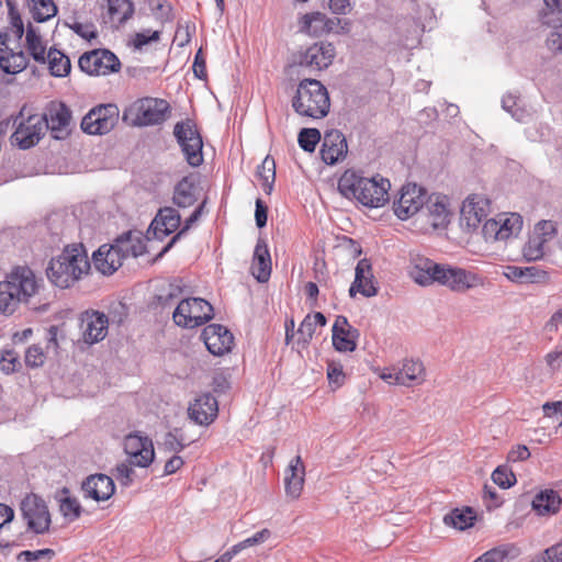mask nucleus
<instances>
[{"label": "nucleus", "instance_id": "14", "mask_svg": "<svg viewBox=\"0 0 562 562\" xmlns=\"http://www.w3.org/2000/svg\"><path fill=\"white\" fill-rule=\"evenodd\" d=\"M41 117L53 138L65 139L70 135L72 113L64 102L50 101Z\"/></svg>", "mask_w": 562, "mask_h": 562}, {"label": "nucleus", "instance_id": "54", "mask_svg": "<svg viewBox=\"0 0 562 562\" xmlns=\"http://www.w3.org/2000/svg\"><path fill=\"white\" fill-rule=\"evenodd\" d=\"M21 363L19 360V356L13 350H4L1 353L0 357V370L5 373L10 374L15 372L20 368Z\"/></svg>", "mask_w": 562, "mask_h": 562}, {"label": "nucleus", "instance_id": "61", "mask_svg": "<svg viewBox=\"0 0 562 562\" xmlns=\"http://www.w3.org/2000/svg\"><path fill=\"white\" fill-rule=\"evenodd\" d=\"M327 379L330 383H335L340 386L345 381V373L342 366L336 361H329L327 363Z\"/></svg>", "mask_w": 562, "mask_h": 562}, {"label": "nucleus", "instance_id": "49", "mask_svg": "<svg viewBox=\"0 0 562 562\" xmlns=\"http://www.w3.org/2000/svg\"><path fill=\"white\" fill-rule=\"evenodd\" d=\"M205 202L200 203L191 215L184 220L182 227L176 233L171 240L164 248V251H168L187 232L200 220Z\"/></svg>", "mask_w": 562, "mask_h": 562}, {"label": "nucleus", "instance_id": "32", "mask_svg": "<svg viewBox=\"0 0 562 562\" xmlns=\"http://www.w3.org/2000/svg\"><path fill=\"white\" fill-rule=\"evenodd\" d=\"M562 506V497L554 490H542L537 493L531 502L532 510L542 517L557 515Z\"/></svg>", "mask_w": 562, "mask_h": 562}, {"label": "nucleus", "instance_id": "21", "mask_svg": "<svg viewBox=\"0 0 562 562\" xmlns=\"http://www.w3.org/2000/svg\"><path fill=\"white\" fill-rule=\"evenodd\" d=\"M109 318L104 313L90 310L81 315L82 338L87 344H95L108 335Z\"/></svg>", "mask_w": 562, "mask_h": 562}, {"label": "nucleus", "instance_id": "48", "mask_svg": "<svg viewBox=\"0 0 562 562\" xmlns=\"http://www.w3.org/2000/svg\"><path fill=\"white\" fill-rule=\"evenodd\" d=\"M546 240L541 236L531 235L524 247V257L528 261L541 259L544 255Z\"/></svg>", "mask_w": 562, "mask_h": 562}, {"label": "nucleus", "instance_id": "30", "mask_svg": "<svg viewBox=\"0 0 562 562\" xmlns=\"http://www.w3.org/2000/svg\"><path fill=\"white\" fill-rule=\"evenodd\" d=\"M181 225V216L179 212L171 207L165 206L159 209L157 215L151 222V229L154 235L162 239L166 236L177 232Z\"/></svg>", "mask_w": 562, "mask_h": 562}, {"label": "nucleus", "instance_id": "5", "mask_svg": "<svg viewBox=\"0 0 562 562\" xmlns=\"http://www.w3.org/2000/svg\"><path fill=\"white\" fill-rule=\"evenodd\" d=\"M171 106L165 99L145 97L135 100L123 112V120L133 126H153L168 120Z\"/></svg>", "mask_w": 562, "mask_h": 562}, {"label": "nucleus", "instance_id": "15", "mask_svg": "<svg viewBox=\"0 0 562 562\" xmlns=\"http://www.w3.org/2000/svg\"><path fill=\"white\" fill-rule=\"evenodd\" d=\"M521 227L522 217L517 213H509L485 221L482 234L486 241L506 240L518 234Z\"/></svg>", "mask_w": 562, "mask_h": 562}, {"label": "nucleus", "instance_id": "6", "mask_svg": "<svg viewBox=\"0 0 562 562\" xmlns=\"http://www.w3.org/2000/svg\"><path fill=\"white\" fill-rule=\"evenodd\" d=\"M299 27L301 32L310 36L321 37L330 33H349L351 22L347 19L329 18L323 12L314 11L300 18Z\"/></svg>", "mask_w": 562, "mask_h": 562}, {"label": "nucleus", "instance_id": "11", "mask_svg": "<svg viewBox=\"0 0 562 562\" xmlns=\"http://www.w3.org/2000/svg\"><path fill=\"white\" fill-rule=\"evenodd\" d=\"M21 513L27 529L43 535L49 530L52 518L45 501L36 494L26 495L21 502Z\"/></svg>", "mask_w": 562, "mask_h": 562}, {"label": "nucleus", "instance_id": "7", "mask_svg": "<svg viewBox=\"0 0 562 562\" xmlns=\"http://www.w3.org/2000/svg\"><path fill=\"white\" fill-rule=\"evenodd\" d=\"M172 317L178 326L195 328L213 317V307L201 297H190L179 302Z\"/></svg>", "mask_w": 562, "mask_h": 562}, {"label": "nucleus", "instance_id": "25", "mask_svg": "<svg viewBox=\"0 0 562 562\" xmlns=\"http://www.w3.org/2000/svg\"><path fill=\"white\" fill-rule=\"evenodd\" d=\"M123 260L124 257L116 243L101 245L92 254L94 268L104 276L113 274L123 265Z\"/></svg>", "mask_w": 562, "mask_h": 562}, {"label": "nucleus", "instance_id": "46", "mask_svg": "<svg viewBox=\"0 0 562 562\" xmlns=\"http://www.w3.org/2000/svg\"><path fill=\"white\" fill-rule=\"evenodd\" d=\"M257 177L266 193H270L276 179V164L272 158L267 156L257 168Z\"/></svg>", "mask_w": 562, "mask_h": 562}, {"label": "nucleus", "instance_id": "41", "mask_svg": "<svg viewBox=\"0 0 562 562\" xmlns=\"http://www.w3.org/2000/svg\"><path fill=\"white\" fill-rule=\"evenodd\" d=\"M476 514L471 507L454 508L443 517L447 526L458 530H465L474 525Z\"/></svg>", "mask_w": 562, "mask_h": 562}, {"label": "nucleus", "instance_id": "22", "mask_svg": "<svg viewBox=\"0 0 562 562\" xmlns=\"http://www.w3.org/2000/svg\"><path fill=\"white\" fill-rule=\"evenodd\" d=\"M202 338L207 350L214 356L229 352L234 345L233 334L218 324L207 325L202 331Z\"/></svg>", "mask_w": 562, "mask_h": 562}, {"label": "nucleus", "instance_id": "37", "mask_svg": "<svg viewBox=\"0 0 562 562\" xmlns=\"http://www.w3.org/2000/svg\"><path fill=\"white\" fill-rule=\"evenodd\" d=\"M133 14L134 3L132 0H106L105 16L115 27L123 25Z\"/></svg>", "mask_w": 562, "mask_h": 562}, {"label": "nucleus", "instance_id": "39", "mask_svg": "<svg viewBox=\"0 0 562 562\" xmlns=\"http://www.w3.org/2000/svg\"><path fill=\"white\" fill-rule=\"evenodd\" d=\"M400 376H396L401 385L411 386L420 384L425 380V368L418 360H406L398 369Z\"/></svg>", "mask_w": 562, "mask_h": 562}, {"label": "nucleus", "instance_id": "64", "mask_svg": "<svg viewBox=\"0 0 562 562\" xmlns=\"http://www.w3.org/2000/svg\"><path fill=\"white\" fill-rule=\"evenodd\" d=\"M328 8L334 14L346 15L352 10L353 0H327Z\"/></svg>", "mask_w": 562, "mask_h": 562}, {"label": "nucleus", "instance_id": "16", "mask_svg": "<svg viewBox=\"0 0 562 562\" xmlns=\"http://www.w3.org/2000/svg\"><path fill=\"white\" fill-rule=\"evenodd\" d=\"M5 281L15 292L23 303H29L31 297L35 296L41 288L40 280L33 270L26 266L14 267L8 273Z\"/></svg>", "mask_w": 562, "mask_h": 562}, {"label": "nucleus", "instance_id": "40", "mask_svg": "<svg viewBox=\"0 0 562 562\" xmlns=\"http://www.w3.org/2000/svg\"><path fill=\"white\" fill-rule=\"evenodd\" d=\"M49 74L54 77H67L71 70V63L67 55L56 48H49L46 56Z\"/></svg>", "mask_w": 562, "mask_h": 562}, {"label": "nucleus", "instance_id": "63", "mask_svg": "<svg viewBox=\"0 0 562 562\" xmlns=\"http://www.w3.org/2000/svg\"><path fill=\"white\" fill-rule=\"evenodd\" d=\"M530 458V451L525 445H516L510 448L507 460L510 462L526 461Z\"/></svg>", "mask_w": 562, "mask_h": 562}, {"label": "nucleus", "instance_id": "42", "mask_svg": "<svg viewBox=\"0 0 562 562\" xmlns=\"http://www.w3.org/2000/svg\"><path fill=\"white\" fill-rule=\"evenodd\" d=\"M26 49L30 56L40 64L46 63L47 47L42 36L32 27L29 26L25 35Z\"/></svg>", "mask_w": 562, "mask_h": 562}, {"label": "nucleus", "instance_id": "34", "mask_svg": "<svg viewBox=\"0 0 562 562\" xmlns=\"http://www.w3.org/2000/svg\"><path fill=\"white\" fill-rule=\"evenodd\" d=\"M504 276L517 283L528 284V283H544L549 280V274L547 271L539 269L537 267H516L508 266L504 271Z\"/></svg>", "mask_w": 562, "mask_h": 562}, {"label": "nucleus", "instance_id": "3", "mask_svg": "<svg viewBox=\"0 0 562 562\" xmlns=\"http://www.w3.org/2000/svg\"><path fill=\"white\" fill-rule=\"evenodd\" d=\"M10 15V26L0 33V69L9 75L23 71L29 65V58L20 49L19 42L24 34V24L12 0H7Z\"/></svg>", "mask_w": 562, "mask_h": 562}, {"label": "nucleus", "instance_id": "43", "mask_svg": "<svg viewBox=\"0 0 562 562\" xmlns=\"http://www.w3.org/2000/svg\"><path fill=\"white\" fill-rule=\"evenodd\" d=\"M26 2L33 19L37 22L47 21L57 13L54 0H26Z\"/></svg>", "mask_w": 562, "mask_h": 562}, {"label": "nucleus", "instance_id": "52", "mask_svg": "<svg viewBox=\"0 0 562 562\" xmlns=\"http://www.w3.org/2000/svg\"><path fill=\"white\" fill-rule=\"evenodd\" d=\"M491 477L502 488H509L517 482L515 473L506 465L497 467Z\"/></svg>", "mask_w": 562, "mask_h": 562}, {"label": "nucleus", "instance_id": "47", "mask_svg": "<svg viewBox=\"0 0 562 562\" xmlns=\"http://www.w3.org/2000/svg\"><path fill=\"white\" fill-rule=\"evenodd\" d=\"M161 31L156 30H144L142 32L134 33L128 40V46L135 50H142L144 46L150 43H157L160 41Z\"/></svg>", "mask_w": 562, "mask_h": 562}, {"label": "nucleus", "instance_id": "55", "mask_svg": "<svg viewBox=\"0 0 562 562\" xmlns=\"http://www.w3.org/2000/svg\"><path fill=\"white\" fill-rule=\"evenodd\" d=\"M46 355L42 347L32 345L26 349L25 363L30 368H37L44 364Z\"/></svg>", "mask_w": 562, "mask_h": 562}, {"label": "nucleus", "instance_id": "53", "mask_svg": "<svg viewBox=\"0 0 562 562\" xmlns=\"http://www.w3.org/2000/svg\"><path fill=\"white\" fill-rule=\"evenodd\" d=\"M297 140L303 150L313 153L321 140V133L317 128H303Z\"/></svg>", "mask_w": 562, "mask_h": 562}, {"label": "nucleus", "instance_id": "33", "mask_svg": "<svg viewBox=\"0 0 562 562\" xmlns=\"http://www.w3.org/2000/svg\"><path fill=\"white\" fill-rule=\"evenodd\" d=\"M251 274L259 281L266 282L271 274V256L268 245L265 239H258L255 250L252 262L250 267Z\"/></svg>", "mask_w": 562, "mask_h": 562}, {"label": "nucleus", "instance_id": "24", "mask_svg": "<svg viewBox=\"0 0 562 562\" xmlns=\"http://www.w3.org/2000/svg\"><path fill=\"white\" fill-rule=\"evenodd\" d=\"M333 346L339 352H352L357 348L358 329L353 328L346 316L338 315L333 325Z\"/></svg>", "mask_w": 562, "mask_h": 562}, {"label": "nucleus", "instance_id": "13", "mask_svg": "<svg viewBox=\"0 0 562 562\" xmlns=\"http://www.w3.org/2000/svg\"><path fill=\"white\" fill-rule=\"evenodd\" d=\"M79 68L90 76H108L121 69L117 56L109 49H92L83 53L78 60Z\"/></svg>", "mask_w": 562, "mask_h": 562}, {"label": "nucleus", "instance_id": "50", "mask_svg": "<svg viewBox=\"0 0 562 562\" xmlns=\"http://www.w3.org/2000/svg\"><path fill=\"white\" fill-rule=\"evenodd\" d=\"M59 510L65 519L75 521L81 515V505L77 498L65 496L59 499Z\"/></svg>", "mask_w": 562, "mask_h": 562}, {"label": "nucleus", "instance_id": "2", "mask_svg": "<svg viewBox=\"0 0 562 562\" xmlns=\"http://www.w3.org/2000/svg\"><path fill=\"white\" fill-rule=\"evenodd\" d=\"M91 262L86 247L81 243L70 244L50 259L47 268L49 281L60 288L68 289L90 273Z\"/></svg>", "mask_w": 562, "mask_h": 562}, {"label": "nucleus", "instance_id": "20", "mask_svg": "<svg viewBox=\"0 0 562 562\" xmlns=\"http://www.w3.org/2000/svg\"><path fill=\"white\" fill-rule=\"evenodd\" d=\"M335 47L330 43L319 42L311 45L299 57V65L314 70H322L331 65Z\"/></svg>", "mask_w": 562, "mask_h": 562}, {"label": "nucleus", "instance_id": "12", "mask_svg": "<svg viewBox=\"0 0 562 562\" xmlns=\"http://www.w3.org/2000/svg\"><path fill=\"white\" fill-rule=\"evenodd\" d=\"M119 108L115 104H100L92 108L82 119L81 128L89 135H103L114 128L119 121Z\"/></svg>", "mask_w": 562, "mask_h": 562}, {"label": "nucleus", "instance_id": "35", "mask_svg": "<svg viewBox=\"0 0 562 562\" xmlns=\"http://www.w3.org/2000/svg\"><path fill=\"white\" fill-rule=\"evenodd\" d=\"M440 263L428 258H416L411 268L409 277L419 285H430L437 282V273Z\"/></svg>", "mask_w": 562, "mask_h": 562}, {"label": "nucleus", "instance_id": "57", "mask_svg": "<svg viewBox=\"0 0 562 562\" xmlns=\"http://www.w3.org/2000/svg\"><path fill=\"white\" fill-rule=\"evenodd\" d=\"M483 502L488 510L498 508L503 504V498L499 493L487 484L483 487Z\"/></svg>", "mask_w": 562, "mask_h": 562}, {"label": "nucleus", "instance_id": "58", "mask_svg": "<svg viewBox=\"0 0 562 562\" xmlns=\"http://www.w3.org/2000/svg\"><path fill=\"white\" fill-rule=\"evenodd\" d=\"M533 562H562V541L547 548Z\"/></svg>", "mask_w": 562, "mask_h": 562}, {"label": "nucleus", "instance_id": "28", "mask_svg": "<svg viewBox=\"0 0 562 562\" xmlns=\"http://www.w3.org/2000/svg\"><path fill=\"white\" fill-rule=\"evenodd\" d=\"M43 131L42 117L40 115H31L19 124L12 137L21 148L26 149L38 143Z\"/></svg>", "mask_w": 562, "mask_h": 562}, {"label": "nucleus", "instance_id": "45", "mask_svg": "<svg viewBox=\"0 0 562 562\" xmlns=\"http://www.w3.org/2000/svg\"><path fill=\"white\" fill-rule=\"evenodd\" d=\"M517 552L514 544H502L484 552L473 562H505L507 558L516 555Z\"/></svg>", "mask_w": 562, "mask_h": 562}, {"label": "nucleus", "instance_id": "10", "mask_svg": "<svg viewBox=\"0 0 562 562\" xmlns=\"http://www.w3.org/2000/svg\"><path fill=\"white\" fill-rule=\"evenodd\" d=\"M427 196L428 193L423 187L406 183L393 201V212L401 221H406L423 211Z\"/></svg>", "mask_w": 562, "mask_h": 562}, {"label": "nucleus", "instance_id": "31", "mask_svg": "<svg viewBox=\"0 0 562 562\" xmlns=\"http://www.w3.org/2000/svg\"><path fill=\"white\" fill-rule=\"evenodd\" d=\"M82 491L87 497L97 502L109 499L115 491L113 480L105 474L89 476L82 484Z\"/></svg>", "mask_w": 562, "mask_h": 562}, {"label": "nucleus", "instance_id": "59", "mask_svg": "<svg viewBox=\"0 0 562 562\" xmlns=\"http://www.w3.org/2000/svg\"><path fill=\"white\" fill-rule=\"evenodd\" d=\"M132 465L131 461L128 463L122 462L116 465L114 475L122 485L128 486L132 483L134 475Z\"/></svg>", "mask_w": 562, "mask_h": 562}, {"label": "nucleus", "instance_id": "26", "mask_svg": "<svg viewBox=\"0 0 562 562\" xmlns=\"http://www.w3.org/2000/svg\"><path fill=\"white\" fill-rule=\"evenodd\" d=\"M347 153V140L340 131L331 130L325 133L321 148V156L325 164L335 165L344 160Z\"/></svg>", "mask_w": 562, "mask_h": 562}, {"label": "nucleus", "instance_id": "38", "mask_svg": "<svg viewBox=\"0 0 562 562\" xmlns=\"http://www.w3.org/2000/svg\"><path fill=\"white\" fill-rule=\"evenodd\" d=\"M117 247L125 258L138 257L146 252V243L139 232H128L115 239Z\"/></svg>", "mask_w": 562, "mask_h": 562}, {"label": "nucleus", "instance_id": "51", "mask_svg": "<svg viewBox=\"0 0 562 562\" xmlns=\"http://www.w3.org/2000/svg\"><path fill=\"white\" fill-rule=\"evenodd\" d=\"M543 20L548 25H555L562 22V0H543Z\"/></svg>", "mask_w": 562, "mask_h": 562}, {"label": "nucleus", "instance_id": "18", "mask_svg": "<svg viewBox=\"0 0 562 562\" xmlns=\"http://www.w3.org/2000/svg\"><path fill=\"white\" fill-rule=\"evenodd\" d=\"M491 211V201L482 194H471L461 206V225L468 229L477 228Z\"/></svg>", "mask_w": 562, "mask_h": 562}, {"label": "nucleus", "instance_id": "44", "mask_svg": "<svg viewBox=\"0 0 562 562\" xmlns=\"http://www.w3.org/2000/svg\"><path fill=\"white\" fill-rule=\"evenodd\" d=\"M22 303L8 282L5 280L0 281V312L11 315Z\"/></svg>", "mask_w": 562, "mask_h": 562}, {"label": "nucleus", "instance_id": "8", "mask_svg": "<svg viewBox=\"0 0 562 562\" xmlns=\"http://www.w3.org/2000/svg\"><path fill=\"white\" fill-rule=\"evenodd\" d=\"M437 273V283L453 292L464 293L484 285V278L481 274L460 267L440 263Z\"/></svg>", "mask_w": 562, "mask_h": 562}, {"label": "nucleus", "instance_id": "27", "mask_svg": "<svg viewBox=\"0 0 562 562\" xmlns=\"http://www.w3.org/2000/svg\"><path fill=\"white\" fill-rule=\"evenodd\" d=\"M356 293L367 297L374 296L378 293L372 265L367 258L360 259L356 266L355 281L349 289V295L355 297Z\"/></svg>", "mask_w": 562, "mask_h": 562}, {"label": "nucleus", "instance_id": "62", "mask_svg": "<svg viewBox=\"0 0 562 562\" xmlns=\"http://www.w3.org/2000/svg\"><path fill=\"white\" fill-rule=\"evenodd\" d=\"M557 233L555 224L552 221H540L536 224L533 236H541L543 240L548 241Z\"/></svg>", "mask_w": 562, "mask_h": 562}, {"label": "nucleus", "instance_id": "36", "mask_svg": "<svg viewBox=\"0 0 562 562\" xmlns=\"http://www.w3.org/2000/svg\"><path fill=\"white\" fill-rule=\"evenodd\" d=\"M198 201L196 186L192 177L182 178L175 187L172 202L180 209L193 206Z\"/></svg>", "mask_w": 562, "mask_h": 562}, {"label": "nucleus", "instance_id": "60", "mask_svg": "<svg viewBox=\"0 0 562 562\" xmlns=\"http://www.w3.org/2000/svg\"><path fill=\"white\" fill-rule=\"evenodd\" d=\"M270 537L269 529H262L256 532L254 536L245 539L241 543L235 546L229 552H234V555L240 548L251 547L254 544L262 543Z\"/></svg>", "mask_w": 562, "mask_h": 562}, {"label": "nucleus", "instance_id": "17", "mask_svg": "<svg viewBox=\"0 0 562 562\" xmlns=\"http://www.w3.org/2000/svg\"><path fill=\"white\" fill-rule=\"evenodd\" d=\"M422 216L425 218V231L445 227L449 223L450 217L448 198L436 193L428 195L422 211Z\"/></svg>", "mask_w": 562, "mask_h": 562}, {"label": "nucleus", "instance_id": "9", "mask_svg": "<svg viewBox=\"0 0 562 562\" xmlns=\"http://www.w3.org/2000/svg\"><path fill=\"white\" fill-rule=\"evenodd\" d=\"M173 134L181 146L187 162L192 167H199L203 162L202 137L191 120L178 122Z\"/></svg>", "mask_w": 562, "mask_h": 562}, {"label": "nucleus", "instance_id": "23", "mask_svg": "<svg viewBox=\"0 0 562 562\" xmlns=\"http://www.w3.org/2000/svg\"><path fill=\"white\" fill-rule=\"evenodd\" d=\"M305 465L301 456L294 457L284 470V492L290 501H297L304 490Z\"/></svg>", "mask_w": 562, "mask_h": 562}, {"label": "nucleus", "instance_id": "29", "mask_svg": "<svg viewBox=\"0 0 562 562\" xmlns=\"http://www.w3.org/2000/svg\"><path fill=\"white\" fill-rule=\"evenodd\" d=\"M189 416L200 425H210L217 416L218 404L210 394L199 395L189 406Z\"/></svg>", "mask_w": 562, "mask_h": 562}, {"label": "nucleus", "instance_id": "4", "mask_svg": "<svg viewBox=\"0 0 562 562\" xmlns=\"http://www.w3.org/2000/svg\"><path fill=\"white\" fill-rule=\"evenodd\" d=\"M292 106L301 116L323 119L330 109L328 91L321 81L304 79L297 86Z\"/></svg>", "mask_w": 562, "mask_h": 562}, {"label": "nucleus", "instance_id": "1", "mask_svg": "<svg viewBox=\"0 0 562 562\" xmlns=\"http://www.w3.org/2000/svg\"><path fill=\"white\" fill-rule=\"evenodd\" d=\"M391 183L380 175L364 177L352 169L346 170L338 179V191L349 200H355L367 207H381L389 200Z\"/></svg>", "mask_w": 562, "mask_h": 562}, {"label": "nucleus", "instance_id": "19", "mask_svg": "<svg viewBox=\"0 0 562 562\" xmlns=\"http://www.w3.org/2000/svg\"><path fill=\"white\" fill-rule=\"evenodd\" d=\"M124 451L131 463L140 468L148 467L155 457L153 441L147 436L130 434L124 439Z\"/></svg>", "mask_w": 562, "mask_h": 562}, {"label": "nucleus", "instance_id": "56", "mask_svg": "<svg viewBox=\"0 0 562 562\" xmlns=\"http://www.w3.org/2000/svg\"><path fill=\"white\" fill-rule=\"evenodd\" d=\"M311 319L312 317L306 315L297 329L299 342L302 345L310 344L315 334L316 326Z\"/></svg>", "mask_w": 562, "mask_h": 562}]
</instances>
